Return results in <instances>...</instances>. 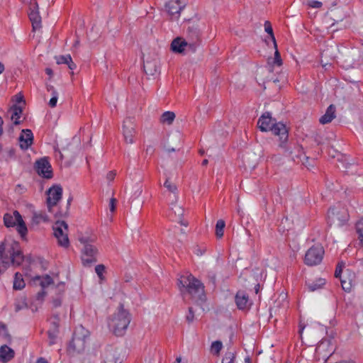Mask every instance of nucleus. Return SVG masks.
Listing matches in <instances>:
<instances>
[{
	"instance_id": "obj_7",
	"label": "nucleus",
	"mask_w": 363,
	"mask_h": 363,
	"mask_svg": "<svg viewBox=\"0 0 363 363\" xmlns=\"http://www.w3.org/2000/svg\"><path fill=\"white\" fill-rule=\"evenodd\" d=\"M281 147L284 149L285 155L290 157L295 162H301L306 164V162L308 160V157L306 156L303 152L302 147L298 145L290 143L287 145L286 142H285L284 147Z\"/></svg>"
},
{
	"instance_id": "obj_18",
	"label": "nucleus",
	"mask_w": 363,
	"mask_h": 363,
	"mask_svg": "<svg viewBox=\"0 0 363 363\" xmlns=\"http://www.w3.org/2000/svg\"><path fill=\"white\" fill-rule=\"evenodd\" d=\"M235 301L238 308L240 310L245 309L250 306L249 296L242 291H239L235 295Z\"/></svg>"
},
{
	"instance_id": "obj_45",
	"label": "nucleus",
	"mask_w": 363,
	"mask_h": 363,
	"mask_svg": "<svg viewBox=\"0 0 363 363\" xmlns=\"http://www.w3.org/2000/svg\"><path fill=\"white\" fill-rule=\"evenodd\" d=\"M45 294L46 292L45 291V289H42V290L39 291L36 295L37 300L42 301Z\"/></svg>"
},
{
	"instance_id": "obj_20",
	"label": "nucleus",
	"mask_w": 363,
	"mask_h": 363,
	"mask_svg": "<svg viewBox=\"0 0 363 363\" xmlns=\"http://www.w3.org/2000/svg\"><path fill=\"white\" fill-rule=\"evenodd\" d=\"M118 352L116 349L110 347L107 348L102 354L103 363H116Z\"/></svg>"
},
{
	"instance_id": "obj_56",
	"label": "nucleus",
	"mask_w": 363,
	"mask_h": 363,
	"mask_svg": "<svg viewBox=\"0 0 363 363\" xmlns=\"http://www.w3.org/2000/svg\"><path fill=\"white\" fill-rule=\"evenodd\" d=\"M3 119L1 118V117L0 116V135H2L3 133V129H2V125H3Z\"/></svg>"
},
{
	"instance_id": "obj_47",
	"label": "nucleus",
	"mask_w": 363,
	"mask_h": 363,
	"mask_svg": "<svg viewBox=\"0 0 363 363\" xmlns=\"http://www.w3.org/2000/svg\"><path fill=\"white\" fill-rule=\"evenodd\" d=\"M57 98H55V97H52L49 101V106L51 107V108H54L57 105Z\"/></svg>"
},
{
	"instance_id": "obj_37",
	"label": "nucleus",
	"mask_w": 363,
	"mask_h": 363,
	"mask_svg": "<svg viewBox=\"0 0 363 363\" xmlns=\"http://www.w3.org/2000/svg\"><path fill=\"white\" fill-rule=\"evenodd\" d=\"M57 63L58 65L65 64L67 65L69 62H71V56L70 55H60L56 57Z\"/></svg>"
},
{
	"instance_id": "obj_12",
	"label": "nucleus",
	"mask_w": 363,
	"mask_h": 363,
	"mask_svg": "<svg viewBox=\"0 0 363 363\" xmlns=\"http://www.w3.org/2000/svg\"><path fill=\"white\" fill-rule=\"evenodd\" d=\"M47 205L49 211H51L52 208L62 199V188L60 185H53L47 191Z\"/></svg>"
},
{
	"instance_id": "obj_36",
	"label": "nucleus",
	"mask_w": 363,
	"mask_h": 363,
	"mask_svg": "<svg viewBox=\"0 0 363 363\" xmlns=\"http://www.w3.org/2000/svg\"><path fill=\"white\" fill-rule=\"evenodd\" d=\"M164 186L169 191L173 194H175L177 190V186L174 183L171 182L169 179H166Z\"/></svg>"
},
{
	"instance_id": "obj_38",
	"label": "nucleus",
	"mask_w": 363,
	"mask_h": 363,
	"mask_svg": "<svg viewBox=\"0 0 363 363\" xmlns=\"http://www.w3.org/2000/svg\"><path fill=\"white\" fill-rule=\"evenodd\" d=\"M357 231L359 234V238L362 245L363 246V220L359 221L357 224Z\"/></svg>"
},
{
	"instance_id": "obj_63",
	"label": "nucleus",
	"mask_w": 363,
	"mask_h": 363,
	"mask_svg": "<svg viewBox=\"0 0 363 363\" xmlns=\"http://www.w3.org/2000/svg\"><path fill=\"white\" fill-rule=\"evenodd\" d=\"M47 89L48 91H53L55 88L52 85H47Z\"/></svg>"
},
{
	"instance_id": "obj_43",
	"label": "nucleus",
	"mask_w": 363,
	"mask_h": 363,
	"mask_svg": "<svg viewBox=\"0 0 363 363\" xmlns=\"http://www.w3.org/2000/svg\"><path fill=\"white\" fill-rule=\"evenodd\" d=\"M186 319L189 323H192L194 320V313L191 307L189 308V313L186 316Z\"/></svg>"
},
{
	"instance_id": "obj_13",
	"label": "nucleus",
	"mask_w": 363,
	"mask_h": 363,
	"mask_svg": "<svg viewBox=\"0 0 363 363\" xmlns=\"http://www.w3.org/2000/svg\"><path fill=\"white\" fill-rule=\"evenodd\" d=\"M35 169L40 176L45 179H51L53 176L52 167L47 157L38 160L35 163Z\"/></svg>"
},
{
	"instance_id": "obj_48",
	"label": "nucleus",
	"mask_w": 363,
	"mask_h": 363,
	"mask_svg": "<svg viewBox=\"0 0 363 363\" xmlns=\"http://www.w3.org/2000/svg\"><path fill=\"white\" fill-rule=\"evenodd\" d=\"M172 139H174L178 141V143L180 144L181 140H182V135L179 133H177L174 135L172 137Z\"/></svg>"
},
{
	"instance_id": "obj_26",
	"label": "nucleus",
	"mask_w": 363,
	"mask_h": 363,
	"mask_svg": "<svg viewBox=\"0 0 363 363\" xmlns=\"http://www.w3.org/2000/svg\"><path fill=\"white\" fill-rule=\"evenodd\" d=\"M33 223L39 224L42 222H48L49 220L48 216L43 211L35 212L32 218Z\"/></svg>"
},
{
	"instance_id": "obj_64",
	"label": "nucleus",
	"mask_w": 363,
	"mask_h": 363,
	"mask_svg": "<svg viewBox=\"0 0 363 363\" xmlns=\"http://www.w3.org/2000/svg\"><path fill=\"white\" fill-rule=\"evenodd\" d=\"M180 224L182 225H184V226H187L188 225V223L186 221H184V220H180Z\"/></svg>"
},
{
	"instance_id": "obj_22",
	"label": "nucleus",
	"mask_w": 363,
	"mask_h": 363,
	"mask_svg": "<svg viewBox=\"0 0 363 363\" xmlns=\"http://www.w3.org/2000/svg\"><path fill=\"white\" fill-rule=\"evenodd\" d=\"M14 357V351L6 345L0 347V361L7 362Z\"/></svg>"
},
{
	"instance_id": "obj_6",
	"label": "nucleus",
	"mask_w": 363,
	"mask_h": 363,
	"mask_svg": "<svg viewBox=\"0 0 363 363\" xmlns=\"http://www.w3.org/2000/svg\"><path fill=\"white\" fill-rule=\"evenodd\" d=\"M4 225L7 228L16 226V230L23 240H27L28 228L18 211L12 213H7L4 216Z\"/></svg>"
},
{
	"instance_id": "obj_25",
	"label": "nucleus",
	"mask_w": 363,
	"mask_h": 363,
	"mask_svg": "<svg viewBox=\"0 0 363 363\" xmlns=\"http://www.w3.org/2000/svg\"><path fill=\"white\" fill-rule=\"evenodd\" d=\"M25 285L22 274L19 272H16L13 280V289L15 290H21L25 287Z\"/></svg>"
},
{
	"instance_id": "obj_2",
	"label": "nucleus",
	"mask_w": 363,
	"mask_h": 363,
	"mask_svg": "<svg viewBox=\"0 0 363 363\" xmlns=\"http://www.w3.org/2000/svg\"><path fill=\"white\" fill-rule=\"evenodd\" d=\"M177 285L184 298L189 296L197 304H201L205 301L204 286L191 274L181 276L178 279Z\"/></svg>"
},
{
	"instance_id": "obj_34",
	"label": "nucleus",
	"mask_w": 363,
	"mask_h": 363,
	"mask_svg": "<svg viewBox=\"0 0 363 363\" xmlns=\"http://www.w3.org/2000/svg\"><path fill=\"white\" fill-rule=\"evenodd\" d=\"M325 283V279H319L316 283H312L308 284V289L311 291H314L318 289H320Z\"/></svg>"
},
{
	"instance_id": "obj_59",
	"label": "nucleus",
	"mask_w": 363,
	"mask_h": 363,
	"mask_svg": "<svg viewBox=\"0 0 363 363\" xmlns=\"http://www.w3.org/2000/svg\"><path fill=\"white\" fill-rule=\"evenodd\" d=\"M259 288H260L259 284H257L255 286V291L256 294H258V292L259 291Z\"/></svg>"
},
{
	"instance_id": "obj_17",
	"label": "nucleus",
	"mask_w": 363,
	"mask_h": 363,
	"mask_svg": "<svg viewBox=\"0 0 363 363\" xmlns=\"http://www.w3.org/2000/svg\"><path fill=\"white\" fill-rule=\"evenodd\" d=\"M20 147L27 150L33 143V134L30 129H23L18 138Z\"/></svg>"
},
{
	"instance_id": "obj_14",
	"label": "nucleus",
	"mask_w": 363,
	"mask_h": 363,
	"mask_svg": "<svg viewBox=\"0 0 363 363\" xmlns=\"http://www.w3.org/2000/svg\"><path fill=\"white\" fill-rule=\"evenodd\" d=\"M86 346V335L83 334L80 335L78 331H76L70 342L68 347V350L69 352H77L79 353L82 352Z\"/></svg>"
},
{
	"instance_id": "obj_21",
	"label": "nucleus",
	"mask_w": 363,
	"mask_h": 363,
	"mask_svg": "<svg viewBox=\"0 0 363 363\" xmlns=\"http://www.w3.org/2000/svg\"><path fill=\"white\" fill-rule=\"evenodd\" d=\"M143 67L146 74L153 76L158 71V62L157 60H146L144 62Z\"/></svg>"
},
{
	"instance_id": "obj_15",
	"label": "nucleus",
	"mask_w": 363,
	"mask_h": 363,
	"mask_svg": "<svg viewBox=\"0 0 363 363\" xmlns=\"http://www.w3.org/2000/svg\"><path fill=\"white\" fill-rule=\"evenodd\" d=\"M30 10L28 16L32 23L33 30L40 29L42 26L41 17L38 11V4L35 1L33 2L30 1Z\"/></svg>"
},
{
	"instance_id": "obj_33",
	"label": "nucleus",
	"mask_w": 363,
	"mask_h": 363,
	"mask_svg": "<svg viewBox=\"0 0 363 363\" xmlns=\"http://www.w3.org/2000/svg\"><path fill=\"white\" fill-rule=\"evenodd\" d=\"M340 279L342 289L347 292L350 291L352 286V280L351 279H347L342 278H340Z\"/></svg>"
},
{
	"instance_id": "obj_28",
	"label": "nucleus",
	"mask_w": 363,
	"mask_h": 363,
	"mask_svg": "<svg viewBox=\"0 0 363 363\" xmlns=\"http://www.w3.org/2000/svg\"><path fill=\"white\" fill-rule=\"evenodd\" d=\"M225 223L223 220H218L216 225V235L218 238H221L223 236L224 228Z\"/></svg>"
},
{
	"instance_id": "obj_1",
	"label": "nucleus",
	"mask_w": 363,
	"mask_h": 363,
	"mask_svg": "<svg viewBox=\"0 0 363 363\" xmlns=\"http://www.w3.org/2000/svg\"><path fill=\"white\" fill-rule=\"evenodd\" d=\"M24 261L20 243L11 237L6 238L0 242V276L9 267L20 266Z\"/></svg>"
},
{
	"instance_id": "obj_5",
	"label": "nucleus",
	"mask_w": 363,
	"mask_h": 363,
	"mask_svg": "<svg viewBox=\"0 0 363 363\" xmlns=\"http://www.w3.org/2000/svg\"><path fill=\"white\" fill-rule=\"evenodd\" d=\"M130 323V315L123 308V305L120 304L117 313L112 318L110 327L116 336H123Z\"/></svg>"
},
{
	"instance_id": "obj_29",
	"label": "nucleus",
	"mask_w": 363,
	"mask_h": 363,
	"mask_svg": "<svg viewBox=\"0 0 363 363\" xmlns=\"http://www.w3.org/2000/svg\"><path fill=\"white\" fill-rule=\"evenodd\" d=\"M264 30L269 35L272 41L273 42L274 48H277V42L273 33V29L269 21H265Z\"/></svg>"
},
{
	"instance_id": "obj_10",
	"label": "nucleus",
	"mask_w": 363,
	"mask_h": 363,
	"mask_svg": "<svg viewBox=\"0 0 363 363\" xmlns=\"http://www.w3.org/2000/svg\"><path fill=\"white\" fill-rule=\"evenodd\" d=\"M171 49L174 52L186 54L194 52L195 45L193 43H189L186 40L177 37L172 40Z\"/></svg>"
},
{
	"instance_id": "obj_39",
	"label": "nucleus",
	"mask_w": 363,
	"mask_h": 363,
	"mask_svg": "<svg viewBox=\"0 0 363 363\" xmlns=\"http://www.w3.org/2000/svg\"><path fill=\"white\" fill-rule=\"evenodd\" d=\"M345 267V263L343 262H340L337 264V267H336V269H335V277L336 278H342L341 277V274L342 272V269Z\"/></svg>"
},
{
	"instance_id": "obj_27",
	"label": "nucleus",
	"mask_w": 363,
	"mask_h": 363,
	"mask_svg": "<svg viewBox=\"0 0 363 363\" xmlns=\"http://www.w3.org/2000/svg\"><path fill=\"white\" fill-rule=\"evenodd\" d=\"M175 113L172 111H165L161 116L160 121L162 123H166L167 125L172 124L173 121L175 119Z\"/></svg>"
},
{
	"instance_id": "obj_19",
	"label": "nucleus",
	"mask_w": 363,
	"mask_h": 363,
	"mask_svg": "<svg viewBox=\"0 0 363 363\" xmlns=\"http://www.w3.org/2000/svg\"><path fill=\"white\" fill-rule=\"evenodd\" d=\"M185 7L180 0H170L166 4V8L171 15L179 14L180 11Z\"/></svg>"
},
{
	"instance_id": "obj_57",
	"label": "nucleus",
	"mask_w": 363,
	"mask_h": 363,
	"mask_svg": "<svg viewBox=\"0 0 363 363\" xmlns=\"http://www.w3.org/2000/svg\"><path fill=\"white\" fill-rule=\"evenodd\" d=\"M36 363H48L44 358L40 357L37 360Z\"/></svg>"
},
{
	"instance_id": "obj_55",
	"label": "nucleus",
	"mask_w": 363,
	"mask_h": 363,
	"mask_svg": "<svg viewBox=\"0 0 363 363\" xmlns=\"http://www.w3.org/2000/svg\"><path fill=\"white\" fill-rule=\"evenodd\" d=\"M175 363H187L186 361L182 362V359L180 356L177 357L175 360Z\"/></svg>"
},
{
	"instance_id": "obj_9",
	"label": "nucleus",
	"mask_w": 363,
	"mask_h": 363,
	"mask_svg": "<svg viewBox=\"0 0 363 363\" xmlns=\"http://www.w3.org/2000/svg\"><path fill=\"white\" fill-rule=\"evenodd\" d=\"M324 250L320 245L313 246L309 248L304 258V262L308 266L319 264L323 258Z\"/></svg>"
},
{
	"instance_id": "obj_52",
	"label": "nucleus",
	"mask_w": 363,
	"mask_h": 363,
	"mask_svg": "<svg viewBox=\"0 0 363 363\" xmlns=\"http://www.w3.org/2000/svg\"><path fill=\"white\" fill-rule=\"evenodd\" d=\"M25 306H26V305L24 303H23L22 305H21V304H16L15 311L16 312H18L20 310H21Z\"/></svg>"
},
{
	"instance_id": "obj_11",
	"label": "nucleus",
	"mask_w": 363,
	"mask_h": 363,
	"mask_svg": "<svg viewBox=\"0 0 363 363\" xmlns=\"http://www.w3.org/2000/svg\"><path fill=\"white\" fill-rule=\"evenodd\" d=\"M123 134L125 142L128 144L134 143V137L136 135L135 124L133 118L128 117L123 121Z\"/></svg>"
},
{
	"instance_id": "obj_58",
	"label": "nucleus",
	"mask_w": 363,
	"mask_h": 363,
	"mask_svg": "<svg viewBox=\"0 0 363 363\" xmlns=\"http://www.w3.org/2000/svg\"><path fill=\"white\" fill-rule=\"evenodd\" d=\"M52 97H55L58 99V93L55 89H53V91H52Z\"/></svg>"
},
{
	"instance_id": "obj_8",
	"label": "nucleus",
	"mask_w": 363,
	"mask_h": 363,
	"mask_svg": "<svg viewBox=\"0 0 363 363\" xmlns=\"http://www.w3.org/2000/svg\"><path fill=\"white\" fill-rule=\"evenodd\" d=\"M54 235L57 239L58 244L67 247L69 244L68 238V225L65 221L57 220L52 227Z\"/></svg>"
},
{
	"instance_id": "obj_16",
	"label": "nucleus",
	"mask_w": 363,
	"mask_h": 363,
	"mask_svg": "<svg viewBox=\"0 0 363 363\" xmlns=\"http://www.w3.org/2000/svg\"><path fill=\"white\" fill-rule=\"evenodd\" d=\"M187 41L193 43L195 45V51L201 42V30L199 26L194 23H189L187 28Z\"/></svg>"
},
{
	"instance_id": "obj_3",
	"label": "nucleus",
	"mask_w": 363,
	"mask_h": 363,
	"mask_svg": "<svg viewBox=\"0 0 363 363\" xmlns=\"http://www.w3.org/2000/svg\"><path fill=\"white\" fill-rule=\"evenodd\" d=\"M257 126L262 132L271 130L275 135L279 137V147H284L289 138L288 130L282 123H277L269 112L263 113L257 121Z\"/></svg>"
},
{
	"instance_id": "obj_50",
	"label": "nucleus",
	"mask_w": 363,
	"mask_h": 363,
	"mask_svg": "<svg viewBox=\"0 0 363 363\" xmlns=\"http://www.w3.org/2000/svg\"><path fill=\"white\" fill-rule=\"evenodd\" d=\"M174 213L176 214H178V216H182L183 215V209L180 206H177L176 209L174 210Z\"/></svg>"
},
{
	"instance_id": "obj_44",
	"label": "nucleus",
	"mask_w": 363,
	"mask_h": 363,
	"mask_svg": "<svg viewBox=\"0 0 363 363\" xmlns=\"http://www.w3.org/2000/svg\"><path fill=\"white\" fill-rule=\"evenodd\" d=\"M116 174V172H114V171H110V172L106 174V179H107L108 182H112V181L114 179Z\"/></svg>"
},
{
	"instance_id": "obj_46",
	"label": "nucleus",
	"mask_w": 363,
	"mask_h": 363,
	"mask_svg": "<svg viewBox=\"0 0 363 363\" xmlns=\"http://www.w3.org/2000/svg\"><path fill=\"white\" fill-rule=\"evenodd\" d=\"M116 200L114 198H112L110 200L109 208H110V211L111 212H113L116 209Z\"/></svg>"
},
{
	"instance_id": "obj_51",
	"label": "nucleus",
	"mask_w": 363,
	"mask_h": 363,
	"mask_svg": "<svg viewBox=\"0 0 363 363\" xmlns=\"http://www.w3.org/2000/svg\"><path fill=\"white\" fill-rule=\"evenodd\" d=\"M67 65L68 67L72 70L74 69L77 67L75 63L72 61V58H71V62H69Z\"/></svg>"
},
{
	"instance_id": "obj_24",
	"label": "nucleus",
	"mask_w": 363,
	"mask_h": 363,
	"mask_svg": "<svg viewBox=\"0 0 363 363\" xmlns=\"http://www.w3.org/2000/svg\"><path fill=\"white\" fill-rule=\"evenodd\" d=\"M10 111L12 112L11 118L12 120H13V123L15 125L20 124L19 118L23 112L22 107H21L20 106H18L16 104H14L11 106Z\"/></svg>"
},
{
	"instance_id": "obj_62",
	"label": "nucleus",
	"mask_w": 363,
	"mask_h": 363,
	"mask_svg": "<svg viewBox=\"0 0 363 363\" xmlns=\"http://www.w3.org/2000/svg\"><path fill=\"white\" fill-rule=\"evenodd\" d=\"M4 71V65L0 62V74Z\"/></svg>"
},
{
	"instance_id": "obj_54",
	"label": "nucleus",
	"mask_w": 363,
	"mask_h": 363,
	"mask_svg": "<svg viewBox=\"0 0 363 363\" xmlns=\"http://www.w3.org/2000/svg\"><path fill=\"white\" fill-rule=\"evenodd\" d=\"M45 72L48 75H49L50 77L52 76L53 74V72L52 70V69L50 68H46L45 69Z\"/></svg>"
},
{
	"instance_id": "obj_32",
	"label": "nucleus",
	"mask_w": 363,
	"mask_h": 363,
	"mask_svg": "<svg viewBox=\"0 0 363 363\" xmlns=\"http://www.w3.org/2000/svg\"><path fill=\"white\" fill-rule=\"evenodd\" d=\"M235 352L232 351H228L225 353V355L222 359V363H235Z\"/></svg>"
},
{
	"instance_id": "obj_35",
	"label": "nucleus",
	"mask_w": 363,
	"mask_h": 363,
	"mask_svg": "<svg viewBox=\"0 0 363 363\" xmlns=\"http://www.w3.org/2000/svg\"><path fill=\"white\" fill-rule=\"evenodd\" d=\"M52 279L49 276L46 275L43 277L40 282V284L43 289L52 284Z\"/></svg>"
},
{
	"instance_id": "obj_31",
	"label": "nucleus",
	"mask_w": 363,
	"mask_h": 363,
	"mask_svg": "<svg viewBox=\"0 0 363 363\" xmlns=\"http://www.w3.org/2000/svg\"><path fill=\"white\" fill-rule=\"evenodd\" d=\"M223 344L221 341L216 340L212 342L211 346V352L213 354L218 355L222 350Z\"/></svg>"
},
{
	"instance_id": "obj_49",
	"label": "nucleus",
	"mask_w": 363,
	"mask_h": 363,
	"mask_svg": "<svg viewBox=\"0 0 363 363\" xmlns=\"http://www.w3.org/2000/svg\"><path fill=\"white\" fill-rule=\"evenodd\" d=\"M145 151H146L147 154L152 155L154 153L155 149H154L153 146L149 145L147 147Z\"/></svg>"
},
{
	"instance_id": "obj_40",
	"label": "nucleus",
	"mask_w": 363,
	"mask_h": 363,
	"mask_svg": "<svg viewBox=\"0 0 363 363\" xmlns=\"http://www.w3.org/2000/svg\"><path fill=\"white\" fill-rule=\"evenodd\" d=\"M275 52H274V58L273 60V63L274 65H277L278 66H280L282 65V60H281V56H280V53L278 51V49L277 48H275Z\"/></svg>"
},
{
	"instance_id": "obj_61",
	"label": "nucleus",
	"mask_w": 363,
	"mask_h": 363,
	"mask_svg": "<svg viewBox=\"0 0 363 363\" xmlns=\"http://www.w3.org/2000/svg\"><path fill=\"white\" fill-rule=\"evenodd\" d=\"M167 151L168 152H175V151H176V148H174V147H167Z\"/></svg>"
},
{
	"instance_id": "obj_4",
	"label": "nucleus",
	"mask_w": 363,
	"mask_h": 363,
	"mask_svg": "<svg viewBox=\"0 0 363 363\" xmlns=\"http://www.w3.org/2000/svg\"><path fill=\"white\" fill-rule=\"evenodd\" d=\"M79 241L83 247L81 250L82 262L84 267H90L93 263L97 262L98 249L93 244L96 240L95 236L82 235L79 237Z\"/></svg>"
},
{
	"instance_id": "obj_23",
	"label": "nucleus",
	"mask_w": 363,
	"mask_h": 363,
	"mask_svg": "<svg viewBox=\"0 0 363 363\" xmlns=\"http://www.w3.org/2000/svg\"><path fill=\"white\" fill-rule=\"evenodd\" d=\"M335 107L334 105L331 104L330 105L327 110L325 113L322 116L319 121L321 124H326L332 121V120L335 117Z\"/></svg>"
},
{
	"instance_id": "obj_30",
	"label": "nucleus",
	"mask_w": 363,
	"mask_h": 363,
	"mask_svg": "<svg viewBox=\"0 0 363 363\" xmlns=\"http://www.w3.org/2000/svg\"><path fill=\"white\" fill-rule=\"evenodd\" d=\"M338 212H336L335 208H330L328 211V218L331 220L333 223L335 222V220H337L339 223L338 225H341L342 223V221L346 220V218H345L342 220L340 219V218L337 216Z\"/></svg>"
},
{
	"instance_id": "obj_53",
	"label": "nucleus",
	"mask_w": 363,
	"mask_h": 363,
	"mask_svg": "<svg viewBox=\"0 0 363 363\" xmlns=\"http://www.w3.org/2000/svg\"><path fill=\"white\" fill-rule=\"evenodd\" d=\"M16 102L17 103H21L22 101L24 102L23 96H21V95H16Z\"/></svg>"
},
{
	"instance_id": "obj_41",
	"label": "nucleus",
	"mask_w": 363,
	"mask_h": 363,
	"mask_svg": "<svg viewBox=\"0 0 363 363\" xmlns=\"http://www.w3.org/2000/svg\"><path fill=\"white\" fill-rule=\"evenodd\" d=\"M322 2L316 0H309L307 2V6L311 8L319 9L322 6Z\"/></svg>"
},
{
	"instance_id": "obj_60",
	"label": "nucleus",
	"mask_w": 363,
	"mask_h": 363,
	"mask_svg": "<svg viewBox=\"0 0 363 363\" xmlns=\"http://www.w3.org/2000/svg\"><path fill=\"white\" fill-rule=\"evenodd\" d=\"M141 193H142V189L140 188H138L136 190L135 194L136 195V196H140L141 194Z\"/></svg>"
},
{
	"instance_id": "obj_42",
	"label": "nucleus",
	"mask_w": 363,
	"mask_h": 363,
	"mask_svg": "<svg viewBox=\"0 0 363 363\" xmlns=\"http://www.w3.org/2000/svg\"><path fill=\"white\" fill-rule=\"evenodd\" d=\"M105 271V267L104 264H98L95 267V272L101 279H103V273Z\"/></svg>"
}]
</instances>
